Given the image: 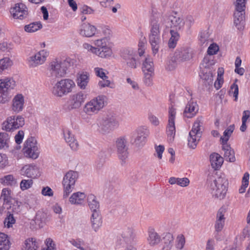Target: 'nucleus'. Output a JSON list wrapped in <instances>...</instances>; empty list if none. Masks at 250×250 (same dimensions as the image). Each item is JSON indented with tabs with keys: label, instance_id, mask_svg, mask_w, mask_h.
<instances>
[{
	"label": "nucleus",
	"instance_id": "f257e3e1",
	"mask_svg": "<svg viewBox=\"0 0 250 250\" xmlns=\"http://www.w3.org/2000/svg\"><path fill=\"white\" fill-rule=\"evenodd\" d=\"M162 25L165 24L161 17L151 19L148 40L154 55L158 52L161 44L160 30Z\"/></svg>",
	"mask_w": 250,
	"mask_h": 250
},
{
	"label": "nucleus",
	"instance_id": "f03ea898",
	"mask_svg": "<svg viewBox=\"0 0 250 250\" xmlns=\"http://www.w3.org/2000/svg\"><path fill=\"white\" fill-rule=\"evenodd\" d=\"M193 55V51L189 47H183L178 48L169 61L167 69L169 70L174 69L178 63L190 60Z\"/></svg>",
	"mask_w": 250,
	"mask_h": 250
},
{
	"label": "nucleus",
	"instance_id": "7ed1b4c3",
	"mask_svg": "<svg viewBox=\"0 0 250 250\" xmlns=\"http://www.w3.org/2000/svg\"><path fill=\"white\" fill-rule=\"evenodd\" d=\"M71 60L68 58L63 61H53L48 68V76L53 79L64 77L66 70L71 66Z\"/></svg>",
	"mask_w": 250,
	"mask_h": 250
},
{
	"label": "nucleus",
	"instance_id": "20e7f679",
	"mask_svg": "<svg viewBox=\"0 0 250 250\" xmlns=\"http://www.w3.org/2000/svg\"><path fill=\"white\" fill-rule=\"evenodd\" d=\"M246 1L247 0H236L234 3V24L239 30L244 28Z\"/></svg>",
	"mask_w": 250,
	"mask_h": 250
},
{
	"label": "nucleus",
	"instance_id": "39448f33",
	"mask_svg": "<svg viewBox=\"0 0 250 250\" xmlns=\"http://www.w3.org/2000/svg\"><path fill=\"white\" fill-rule=\"evenodd\" d=\"M99 127L103 133H107L117 128L119 125L117 116L109 113L99 121Z\"/></svg>",
	"mask_w": 250,
	"mask_h": 250
},
{
	"label": "nucleus",
	"instance_id": "423d86ee",
	"mask_svg": "<svg viewBox=\"0 0 250 250\" xmlns=\"http://www.w3.org/2000/svg\"><path fill=\"white\" fill-rule=\"evenodd\" d=\"M75 86V83L73 80L69 79H62L55 84L52 93L55 96L61 97L71 92Z\"/></svg>",
	"mask_w": 250,
	"mask_h": 250
},
{
	"label": "nucleus",
	"instance_id": "0eeeda50",
	"mask_svg": "<svg viewBox=\"0 0 250 250\" xmlns=\"http://www.w3.org/2000/svg\"><path fill=\"white\" fill-rule=\"evenodd\" d=\"M106 97L100 95L87 102L84 105V111L88 115L98 113L104 106Z\"/></svg>",
	"mask_w": 250,
	"mask_h": 250
},
{
	"label": "nucleus",
	"instance_id": "6e6552de",
	"mask_svg": "<svg viewBox=\"0 0 250 250\" xmlns=\"http://www.w3.org/2000/svg\"><path fill=\"white\" fill-rule=\"evenodd\" d=\"M24 125V119L21 116H11L8 117L1 125L2 129L7 132H12Z\"/></svg>",
	"mask_w": 250,
	"mask_h": 250
},
{
	"label": "nucleus",
	"instance_id": "1a4fd4ad",
	"mask_svg": "<svg viewBox=\"0 0 250 250\" xmlns=\"http://www.w3.org/2000/svg\"><path fill=\"white\" fill-rule=\"evenodd\" d=\"M78 176L77 172L72 170L69 171L64 175L62 181L64 198H67L74 189Z\"/></svg>",
	"mask_w": 250,
	"mask_h": 250
},
{
	"label": "nucleus",
	"instance_id": "9d476101",
	"mask_svg": "<svg viewBox=\"0 0 250 250\" xmlns=\"http://www.w3.org/2000/svg\"><path fill=\"white\" fill-rule=\"evenodd\" d=\"M16 86V82L12 78L0 79V103H5L8 100V92Z\"/></svg>",
	"mask_w": 250,
	"mask_h": 250
},
{
	"label": "nucleus",
	"instance_id": "9b49d317",
	"mask_svg": "<svg viewBox=\"0 0 250 250\" xmlns=\"http://www.w3.org/2000/svg\"><path fill=\"white\" fill-rule=\"evenodd\" d=\"M22 150L26 157L37 159L39 157V151L36 139L33 137L28 138L24 143Z\"/></svg>",
	"mask_w": 250,
	"mask_h": 250
},
{
	"label": "nucleus",
	"instance_id": "f8f14e48",
	"mask_svg": "<svg viewBox=\"0 0 250 250\" xmlns=\"http://www.w3.org/2000/svg\"><path fill=\"white\" fill-rule=\"evenodd\" d=\"M201 122L200 120H197L193 125L192 129L189 133L188 137V146L192 148L195 149L202 136L201 131Z\"/></svg>",
	"mask_w": 250,
	"mask_h": 250
},
{
	"label": "nucleus",
	"instance_id": "ddd939ff",
	"mask_svg": "<svg viewBox=\"0 0 250 250\" xmlns=\"http://www.w3.org/2000/svg\"><path fill=\"white\" fill-rule=\"evenodd\" d=\"M166 27H170L175 31H179L183 29L185 22L183 19L179 16L170 15L169 16L165 15L161 16Z\"/></svg>",
	"mask_w": 250,
	"mask_h": 250
},
{
	"label": "nucleus",
	"instance_id": "4468645a",
	"mask_svg": "<svg viewBox=\"0 0 250 250\" xmlns=\"http://www.w3.org/2000/svg\"><path fill=\"white\" fill-rule=\"evenodd\" d=\"M149 134V131L147 127L140 126L133 134L130 141L133 145L137 147L142 146L145 145Z\"/></svg>",
	"mask_w": 250,
	"mask_h": 250
},
{
	"label": "nucleus",
	"instance_id": "2eb2a0df",
	"mask_svg": "<svg viewBox=\"0 0 250 250\" xmlns=\"http://www.w3.org/2000/svg\"><path fill=\"white\" fill-rule=\"evenodd\" d=\"M108 39L104 38L95 41V45L96 46V55L101 58H107L110 56L112 54V50L107 46Z\"/></svg>",
	"mask_w": 250,
	"mask_h": 250
},
{
	"label": "nucleus",
	"instance_id": "dca6fc26",
	"mask_svg": "<svg viewBox=\"0 0 250 250\" xmlns=\"http://www.w3.org/2000/svg\"><path fill=\"white\" fill-rule=\"evenodd\" d=\"M127 143L126 139L125 136L118 138L115 142L118 157L123 163H125V161L128 157Z\"/></svg>",
	"mask_w": 250,
	"mask_h": 250
},
{
	"label": "nucleus",
	"instance_id": "f3484780",
	"mask_svg": "<svg viewBox=\"0 0 250 250\" xmlns=\"http://www.w3.org/2000/svg\"><path fill=\"white\" fill-rule=\"evenodd\" d=\"M176 109L172 105L168 108V120L167 126V134L170 141H172L175 135V119L176 117Z\"/></svg>",
	"mask_w": 250,
	"mask_h": 250
},
{
	"label": "nucleus",
	"instance_id": "a211bd4d",
	"mask_svg": "<svg viewBox=\"0 0 250 250\" xmlns=\"http://www.w3.org/2000/svg\"><path fill=\"white\" fill-rule=\"evenodd\" d=\"M121 57L123 62L131 68L135 69L137 67V55L132 50L123 49L121 53Z\"/></svg>",
	"mask_w": 250,
	"mask_h": 250
},
{
	"label": "nucleus",
	"instance_id": "6ab92c4d",
	"mask_svg": "<svg viewBox=\"0 0 250 250\" xmlns=\"http://www.w3.org/2000/svg\"><path fill=\"white\" fill-rule=\"evenodd\" d=\"M48 55V53L45 50H42L34 55L31 56L28 60V64L30 67H35L43 63Z\"/></svg>",
	"mask_w": 250,
	"mask_h": 250
},
{
	"label": "nucleus",
	"instance_id": "aec40b11",
	"mask_svg": "<svg viewBox=\"0 0 250 250\" xmlns=\"http://www.w3.org/2000/svg\"><path fill=\"white\" fill-rule=\"evenodd\" d=\"M87 95L83 91H79L71 95L69 101V107L70 109L79 108L86 99Z\"/></svg>",
	"mask_w": 250,
	"mask_h": 250
},
{
	"label": "nucleus",
	"instance_id": "412c9836",
	"mask_svg": "<svg viewBox=\"0 0 250 250\" xmlns=\"http://www.w3.org/2000/svg\"><path fill=\"white\" fill-rule=\"evenodd\" d=\"M21 171L22 175L32 179L36 178L41 175L39 168L33 164L25 165L22 167Z\"/></svg>",
	"mask_w": 250,
	"mask_h": 250
},
{
	"label": "nucleus",
	"instance_id": "4be33fe9",
	"mask_svg": "<svg viewBox=\"0 0 250 250\" xmlns=\"http://www.w3.org/2000/svg\"><path fill=\"white\" fill-rule=\"evenodd\" d=\"M10 12L14 18L20 20L26 18L28 15L27 7L23 3L16 4L15 6L11 8Z\"/></svg>",
	"mask_w": 250,
	"mask_h": 250
},
{
	"label": "nucleus",
	"instance_id": "5701e85b",
	"mask_svg": "<svg viewBox=\"0 0 250 250\" xmlns=\"http://www.w3.org/2000/svg\"><path fill=\"white\" fill-rule=\"evenodd\" d=\"M90 223L92 229L97 232L103 225L102 216L100 211L92 213L90 217Z\"/></svg>",
	"mask_w": 250,
	"mask_h": 250
},
{
	"label": "nucleus",
	"instance_id": "b1692460",
	"mask_svg": "<svg viewBox=\"0 0 250 250\" xmlns=\"http://www.w3.org/2000/svg\"><path fill=\"white\" fill-rule=\"evenodd\" d=\"M97 30L96 27L89 23L84 22L81 25L80 34L85 37L93 36Z\"/></svg>",
	"mask_w": 250,
	"mask_h": 250
},
{
	"label": "nucleus",
	"instance_id": "393cba45",
	"mask_svg": "<svg viewBox=\"0 0 250 250\" xmlns=\"http://www.w3.org/2000/svg\"><path fill=\"white\" fill-rule=\"evenodd\" d=\"M64 138L72 150H76L79 146L78 143L75 135L69 129L63 130Z\"/></svg>",
	"mask_w": 250,
	"mask_h": 250
},
{
	"label": "nucleus",
	"instance_id": "a878e982",
	"mask_svg": "<svg viewBox=\"0 0 250 250\" xmlns=\"http://www.w3.org/2000/svg\"><path fill=\"white\" fill-rule=\"evenodd\" d=\"M218 184L222 186L221 181H219L218 182ZM220 188L216 187V185H210V188L211 190V193L212 196L215 198H218L219 199H223L226 196V194L227 191V187H224L221 186Z\"/></svg>",
	"mask_w": 250,
	"mask_h": 250
},
{
	"label": "nucleus",
	"instance_id": "bb28decb",
	"mask_svg": "<svg viewBox=\"0 0 250 250\" xmlns=\"http://www.w3.org/2000/svg\"><path fill=\"white\" fill-rule=\"evenodd\" d=\"M198 110V108L196 103L191 100L187 104L184 114L187 118H192L196 115Z\"/></svg>",
	"mask_w": 250,
	"mask_h": 250
},
{
	"label": "nucleus",
	"instance_id": "cd10ccee",
	"mask_svg": "<svg viewBox=\"0 0 250 250\" xmlns=\"http://www.w3.org/2000/svg\"><path fill=\"white\" fill-rule=\"evenodd\" d=\"M12 102V109L13 111L18 113L22 110L24 101L22 94H19L16 95Z\"/></svg>",
	"mask_w": 250,
	"mask_h": 250
},
{
	"label": "nucleus",
	"instance_id": "c85d7f7f",
	"mask_svg": "<svg viewBox=\"0 0 250 250\" xmlns=\"http://www.w3.org/2000/svg\"><path fill=\"white\" fill-rule=\"evenodd\" d=\"M222 150L224 151V159L228 161L233 162L235 161L234 151L227 143H222Z\"/></svg>",
	"mask_w": 250,
	"mask_h": 250
},
{
	"label": "nucleus",
	"instance_id": "c756f323",
	"mask_svg": "<svg viewBox=\"0 0 250 250\" xmlns=\"http://www.w3.org/2000/svg\"><path fill=\"white\" fill-rule=\"evenodd\" d=\"M89 81V77L87 73H78L77 76L76 83L78 86L81 89H85Z\"/></svg>",
	"mask_w": 250,
	"mask_h": 250
},
{
	"label": "nucleus",
	"instance_id": "7c9ffc66",
	"mask_svg": "<svg viewBox=\"0 0 250 250\" xmlns=\"http://www.w3.org/2000/svg\"><path fill=\"white\" fill-rule=\"evenodd\" d=\"M209 159L212 167L215 170L218 169L223 163V158L217 153H211Z\"/></svg>",
	"mask_w": 250,
	"mask_h": 250
},
{
	"label": "nucleus",
	"instance_id": "2f4dec72",
	"mask_svg": "<svg viewBox=\"0 0 250 250\" xmlns=\"http://www.w3.org/2000/svg\"><path fill=\"white\" fill-rule=\"evenodd\" d=\"M87 203L92 213L96 211H100V203L94 195L90 194L88 196Z\"/></svg>",
	"mask_w": 250,
	"mask_h": 250
},
{
	"label": "nucleus",
	"instance_id": "473e14b6",
	"mask_svg": "<svg viewBox=\"0 0 250 250\" xmlns=\"http://www.w3.org/2000/svg\"><path fill=\"white\" fill-rule=\"evenodd\" d=\"M148 243L151 246H155L158 244L161 241L160 236L153 229H151L148 231L147 238Z\"/></svg>",
	"mask_w": 250,
	"mask_h": 250
},
{
	"label": "nucleus",
	"instance_id": "72a5a7b5",
	"mask_svg": "<svg viewBox=\"0 0 250 250\" xmlns=\"http://www.w3.org/2000/svg\"><path fill=\"white\" fill-rule=\"evenodd\" d=\"M85 198L84 193L77 192L74 193L69 198V202L72 204H81Z\"/></svg>",
	"mask_w": 250,
	"mask_h": 250
},
{
	"label": "nucleus",
	"instance_id": "f704fd0d",
	"mask_svg": "<svg viewBox=\"0 0 250 250\" xmlns=\"http://www.w3.org/2000/svg\"><path fill=\"white\" fill-rule=\"evenodd\" d=\"M170 33L171 37L168 41V45L170 48H174L176 47L177 42L179 39L180 35L178 31H175L174 29H171Z\"/></svg>",
	"mask_w": 250,
	"mask_h": 250
},
{
	"label": "nucleus",
	"instance_id": "c9c22d12",
	"mask_svg": "<svg viewBox=\"0 0 250 250\" xmlns=\"http://www.w3.org/2000/svg\"><path fill=\"white\" fill-rule=\"evenodd\" d=\"M38 245L35 239L31 238L25 240L22 250H37Z\"/></svg>",
	"mask_w": 250,
	"mask_h": 250
},
{
	"label": "nucleus",
	"instance_id": "e433bc0d",
	"mask_svg": "<svg viewBox=\"0 0 250 250\" xmlns=\"http://www.w3.org/2000/svg\"><path fill=\"white\" fill-rule=\"evenodd\" d=\"M143 72H154V66L152 59L146 58L143 62L142 67Z\"/></svg>",
	"mask_w": 250,
	"mask_h": 250
},
{
	"label": "nucleus",
	"instance_id": "4c0bfd02",
	"mask_svg": "<svg viewBox=\"0 0 250 250\" xmlns=\"http://www.w3.org/2000/svg\"><path fill=\"white\" fill-rule=\"evenodd\" d=\"M200 76L206 86L212 85L213 79L212 73L210 71L205 72L203 70Z\"/></svg>",
	"mask_w": 250,
	"mask_h": 250
},
{
	"label": "nucleus",
	"instance_id": "58836bf2",
	"mask_svg": "<svg viewBox=\"0 0 250 250\" xmlns=\"http://www.w3.org/2000/svg\"><path fill=\"white\" fill-rule=\"evenodd\" d=\"M10 243L6 234L0 232V250H9Z\"/></svg>",
	"mask_w": 250,
	"mask_h": 250
},
{
	"label": "nucleus",
	"instance_id": "ea45409f",
	"mask_svg": "<svg viewBox=\"0 0 250 250\" xmlns=\"http://www.w3.org/2000/svg\"><path fill=\"white\" fill-rule=\"evenodd\" d=\"M164 249H171L173 247L174 243V237L173 235L169 232L166 233L163 237Z\"/></svg>",
	"mask_w": 250,
	"mask_h": 250
},
{
	"label": "nucleus",
	"instance_id": "a19ab883",
	"mask_svg": "<svg viewBox=\"0 0 250 250\" xmlns=\"http://www.w3.org/2000/svg\"><path fill=\"white\" fill-rule=\"evenodd\" d=\"M208 181H210L211 182L210 185H216L217 188H220L222 186L221 185H220L218 184V182L219 181H222V187H227V186L228 185V181L224 177H218L217 178H214L213 176H210L208 179Z\"/></svg>",
	"mask_w": 250,
	"mask_h": 250
},
{
	"label": "nucleus",
	"instance_id": "79ce46f5",
	"mask_svg": "<svg viewBox=\"0 0 250 250\" xmlns=\"http://www.w3.org/2000/svg\"><path fill=\"white\" fill-rule=\"evenodd\" d=\"M42 28V24L40 22H34L24 26V30L27 32H34Z\"/></svg>",
	"mask_w": 250,
	"mask_h": 250
},
{
	"label": "nucleus",
	"instance_id": "37998d69",
	"mask_svg": "<svg viewBox=\"0 0 250 250\" xmlns=\"http://www.w3.org/2000/svg\"><path fill=\"white\" fill-rule=\"evenodd\" d=\"M0 182L7 186H13L16 184V180L12 175H7L0 179Z\"/></svg>",
	"mask_w": 250,
	"mask_h": 250
},
{
	"label": "nucleus",
	"instance_id": "c03bdc74",
	"mask_svg": "<svg viewBox=\"0 0 250 250\" xmlns=\"http://www.w3.org/2000/svg\"><path fill=\"white\" fill-rule=\"evenodd\" d=\"M234 125H229L224 132V137H221L222 143H227L229 137L231 136L234 129Z\"/></svg>",
	"mask_w": 250,
	"mask_h": 250
},
{
	"label": "nucleus",
	"instance_id": "a18cd8bd",
	"mask_svg": "<svg viewBox=\"0 0 250 250\" xmlns=\"http://www.w3.org/2000/svg\"><path fill=\"white\" fill-rule=\"evenodd\" d=\"M11 191L7 188H4L2 189L0 198L3 200L4 203L8 204L11 202L12 198Z\"/></svg>",
	"mask_w": 250,
	"mask_h": 250
},
{
	"label": "nucleus",
	"instance_id": "49530a36",
	"mask_svg": "<svg viewBox=\"0 0 250 250\" xmlns=\"http://www.w3.org/2000/svg\"><path fill=\"white\" fill-rule=\"evenodd\" d=\"M16 220L14 218L13 215L8 212L3 222L4 226L8 228H10L13 226V225L14 224Z\"/></svg>",
	"mask_w": 250,
	"mask_h": 250
},
{
	"label": "nucleus",
	"instance_id": "de8ad7c7",
	"mask_svg": "<svg viewBox=\"0 0 250 250\" xmlns=\"http://www.w3.org/2000/svg\"><path fill=\"white\" fill-rule=\"evenodd\" d=\"M12 65V61L9 58H4L0 60V73L7 69Z\"/></svg>",
	"mask_w": 250,
	"mask_h": 250
},
{
	"label": "nucleus",
	"instance_id": "09e8293b",
	"mask_svg": "<svg viewBox=\"0 0 250 250\" xmlns=\"http://www.w3.org/2000/svg\"><path fill=\"white\" fill-rule=\"evenodd\" d=\"M144 74V82L147 86H150L152 84V78L154 72H143Z\"/></svg>",
	"mask_w": 250,
	"mask_h": 250
},
{
	"label": "nucleus",
	"instance_id": "8fccbe9b",
	"mask_svg": "<svg viewBox=\"0 0 250 250\" xmlns=\"http://www.w3.org/2000/svg\"><path fill=\"white\" fill-rule=\"evenodd\" d=\"M209 33L208 30L202 31L200 32L199 35V40L200 42L203 44L206 43L207 44L209 41Z\"/></svg>",
	"mask_w": 250,
	"mask_h": 250
},
{
	"label": "nucleus",
	"instance_id": "3c124183",
	"mask_svg": "<svg viewBox=\"0 0 250 250\" xmlns=\"http://www.w3.org/2000/svg\"><path fill=\"white\" fill-rule=\"evenodd\" d=\"M185 244V238L184 235L180 234H179L176 239V247L178 249H182Z\"/></svg>",
	"mask_w": 250,
	"mask_h": 250
},
{
	"label": "nucleus",
	"instance_id": "603ef678",
	"mask_svg": "<svg viewBox=\"0 0 250 250\" xmlns=\"http://www.w3.org/2000/svg\"><path fill=\"white\" fill-rule=\"evenodd\" d=\"M33 184V182L32 179H23L20 183V187L22 190H24L31 188Z\"/></svg>",
	"mask_w": 250,
	"mask_h": 250
},
{
	"label": "nucleus",
	"instance_id": "864d4df0",
	"mask_svg": "<svg viewBox=\"0 0 250 250\" xmlns=\"http://www.w3.org/2000/svg\"><path fill=\"white\" fill-rule=\"evenodd\" d=\"M9 139L8 134L5 132L0 133V148H3L6 146L7 142Z\"/></svg>",
	"mask_w": 250,
	"mask_h": 250
},
{
	"label": "nucleus",
	"instance_id": "5fc2aeb1",
	"mask_svg": "<svg viewBox=\"0 0 250 250\" xmlns=\"http://www.w3.org/2000/svg\"><path fill=\"white\" fill-rule=\"evenodd\" d=\"M212 57L211 55L208 54L204 57L203 60V65L205 67H208L214 64V62Z\"/></svg>",
	"mask_w": 250,
	"mask_h": 250
},
{
	"label": "nucleus",
	"instance_id": "6e6d98bb",
	"mask_svg": "<svg viewBox=\"0 0 250 250\" xmlns=\"http://www.w3.org/2000/svg\"><path fill=\"white\" fill-rule=\"evenodd\" d=\"M146 44V40L145 38L142 40H140L138 43V53L140 56H142L145 52V48Z\"/></svg>",
	"mask_w": 250,
	"mask_h": 250
},
{
	"label": "nucleus",
	"instance_id": "4d7b16f0",
	"mask_svg": "<svg viewBox=\"0 0 250 250\" xmlns=\"http://www.w3.org/2000/svg\"><path fill=\"white\" fill-rule=\"evenodd\" d=\"M21 203L16 201L13 203L12 206L10 207L13 213L18 214L21 211Z\"/></svg>",
	"mask_w": 250,
	"mask_h": 250
},
{
	"label": "nucleus",
	"instance_id": "13d9d810",
	"mask_svg": "<svg viewBox=\"0 0 250 250\" xmlns=\"http://www.w3.org/2000/svg\"><path fill=\"white\" fill-rule=\"evenodd\" d=\"M122 237L125 240H128L132 238L133 237V233L132 229L130 228H127L125 229L122 233Z\"/></svg>",
	"mask_w": 250,
	"mask_h": 250
},
{
	"label": "nucleus",
	"instance_id": "bf43d9fd",
	"mask_svg": "<svg viewBox=\"0 0 250 250\" xmlns=\"http://www.w3.org/2000/svg\"><path fill=\"white\" fill-rule=\"evenodd\" d=\"M185 24L189 29L194 23V19L191 15H188L186 16L184 20Z\"/></svg>",
	"mask_w": 250,
	"mask_h": 250
},
{
	"label": "nucleus",
	"instance_id": "052dcab7",
	"mask_svg": "<svg viewBox=\"0 0 250 250\" xmlns=\"http://www.w3.org/2000/svg\"><path fill=\"white\" fill-rule=\"evenodd\" d=\"M219 50V47L216 44H211L210 45L208 49V54L212 56L215 54Z\"/></svg>",
	"mask_w": 250,
	"mask_h": 250
},
{
	"label": "nucleus",
	"instance_id": "680f3d73",
	"mask_svg": "<svg viewBox=\"0 0 250 250\" xmlns=\"http://www.w3.org/2000/svg\"><path fill=\"white\" fill-rule=\"evenodd\" d=\"M94 71L96 75L102 79H104V78H108V77L105 75V74L104 72V69L103 68L96 67L94 69Z\"/></svg>",
	"mask_w": 250,
	"mask_h": 250
},
{
	"label": "nucleus",
	"instance_id": "e2e57ef3",
	"mask_svg": "<svg viewBox=\"0 0 250 250\" xmlns=\"http://www.w3.org/2000/svg\"><path fill=\"white\" fill-rule=\"evenodd\" d=\"M42 194L45 196H52L53 195V191L50 187H46L42 189Z\"/></svg>",
	"mask_w": 250,
	"mask_h": 250
},
{
	"label": "nucleus",
	"instance_id": "0e129e2a",
	"mask_svg": "<svg viewBox=\"0 0 250 250\" xmlns=\"http://www.w3.org/2000/svg\"><path fill=\"white\" fill-rule=\"evenodd\" d=\"M155 151L157 153V155L159 159H161L162 158V154L164 151L165 147L163 145H159L156 146L155 147Z\"/></svg>",
	"mask_w": 250,
	"mask_h": 250
},
{
	"label": "nucleus",
	"instance_id": "69168bd1",
	"mask_svg": "<svg viewBox=\"0 0 250 250\" xmlns=\"http://www.w3.org/2000/svg\"><path fill=\"white\" fill-rule=\"evenodd\" d=\"M189 180L187 178H178L177 185L181 187H187L189 185Z\"/></svg>",
	"mask_w": 250,
	"mask_h": 250
},
{
	"label": "nucleus",
	"instance_id": "338daca9",
	"mask_svg": "<svg viewBox=\"0 0 250 250\" xmlns=\"http://www.w3.org/2000/svg\"><path fill=\"white\" fill-rule=\"evenodd\" d=\"M24 137V132L22 130L19 131L18 134L15 136V139L17 144H20Z\"/></svg>",
	"mask_w": 250,
	"mask_h": 250
},
{
	"label": "nucleus",
	"instance_id": "774afa93",
	"mask_svg": "<svg viewBox=\"0 0 250 250\" xmlns=\"http://www.w3.org/2000/svg\"><path fill=\"white\" fill-rule=\"evenodd\" d=\"M224 225L225 222L224 221H216L215 224V231L217 232L221 231L223 229Z\"/></svg>",
	"mask_w": 250,
	"mask_h": 250
}]
</instances>
